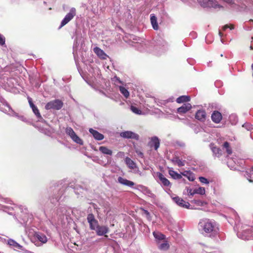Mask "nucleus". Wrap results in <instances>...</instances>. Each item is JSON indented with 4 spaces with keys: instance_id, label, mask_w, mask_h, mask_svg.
Instances as JSON below:
<instances>
[{
    "instance_id": "nucleus-2",
    "label": "nucleus",
    "mask_w": 253,
    "mask_h": 253,
    "mask_svg": "<svg viewBox=\"0 0 253 253\" xmlns=\"http://www.w3.org/2000/svg\"><path fill=\"white\" fill-rule=\"evenodd\" d=\"M2 210L8 213L9 214H15V211H20L22 214H21V218H22L23 222L27 224L29 220L30 222L31 221L32 215L28 212V210L27 208L20 206L14 207H10L6 205H1Z\"/></svg>"
},
{
    "instance_id": "nucleus-32",
    "label": "nucleus",
    "mask_w": 253,
    "mask_h": 253,
    "mask_svg": "<svg viewBox=\"0 0 253 253\" xmlns=\"http://www.w3.org/2000/svg\"><path fill=\"white\" fill-rule=\"evenodd\" d=\"M182 174L186 177L190 181H193L195 179L194 173L190 171H185L182 173Z\"/></svg>"
},
{
    "instance_id": "nucleus-48",
    "label": "nucleus",
    "mask_w": 253,
    "mask_h": 253,
    "mask_svg": "<svg viewBox=\"0 0 253 253\" xmlns=\"http://www.w3.org/2000/svg\"><path fill=\"white\" fill-rule=\"evenodd\" d=\"M5 37L2 35L0 34V45H3L4 44H5Z\"/></svg>"
},
{
    "instance_id": "nucleus-60",
    "label": "nucleus",
    "mask_w": 253,
    "mask_h": 253,
    "mask_svg": "<svg viewBox=\"0 0 253 253\" xmlns=\"http://www.w3.org/2000/svg\"><path fill=\"white\" fill-rule=\"evenodd\" d=\"M221 42H222V43L225 44V42H224V41L223 40V39H221Z\"/></svg>"
},
{
    "instance_id": "nucleus-37",
    "label": "nucleus",
    "mask_w": 253,
    "mask_h": 253,
    "mask_svg": "<svg viewBox=\"0 0 253 253\" xmlns=\"http://www.w3.org/2000/svg\"><path fill=\"white\" fill-rule=\"evenodd\" d=\"M153 234L155 239L158 240H163L165 238V236L158 232H153Z\"/></svg>"
},
{
    "instance_id": "nucleus-12",
    "label": "nucleus",
    "mask_w": 253,
    "mask_h": 253,
    "mask_svg": "<svg viewBox=\"0 0 253 253\" xmlns=\"http://www.w3.org/2000/svg\"><path fill=\"white\" fill-rule=\"evenodd\" d=\"M37 239L38 241L41 242L40 245L38 242H35V244L37 246H40L41 245L45 244L47 241L46 236L43 233L40 232H35L34 234L33 240Z\"/></svg>"
},
{
    "instance_id": "nucleus-31",
    "label": "nucleus",
    "mask_w": 253,
    "mask_h": 253,
    "mask_svg": "<svg viewBox=\"0 0 253 253\" xmlns=\"http://www.w3.org/2000/svg\"><path fill=\"white\" fill-rule=\"evenodd\" d=\"M171 162L175 165H177L178 167H183L185 165V161H182L179 159L178 157H175L171 159Z\"/></svg>"
},
{
    "instance_id": "nucleus-1",
    "label": "nucleus",
    "mask_w": 253,
    "mask_h": 253,
    "mask_svg": "<svg viewBox=\"0 0 253 253\" xmlns=\"http://www.w3.org/2000/svg\"><path fill=\"white\" fill-rule=\"evenodd\" d=\"M198 229L201 234L210 237H214L217 233L215 222L208 218L200 220L198 224Z\"/></svg>"
},
{
    "instance_id": "nucleus-34",
    "label": "nucleus",
    "mask_w": 253,
    "mask_h": 253,
    "mask_svg": "<svg viewBox=\"0 0 253 253\" xmlns=\"http://www.w3.org/2000/svg\"><path fill=\"white\" fill-rule=\"evenodd\" d=\"M190 100V97L189 96L182 95L179 96L176 99V102L178 103H181L184 102H187Z\"/></svg>"
},
{
    "instance_id": "nucleus-13",
    "label": "nucleus",
    "mask_w": 253,
    "mask_h": 253,
    "mask_svg": "<svg viewBox=\"0 0 253 253\" xmlns=\"http://www.w3.org/2000/svg\"><path fill=\"white\" fill-rule=\"evenodd\" d=\"M87 221L89 223L90 229L92 230H94L99 225L98 221L95 218L94 215L92 213L87 214Z\"/></svg>"
},
{
    "instance_id": "nucleus-46",
    "label": "nucleus",
    "mask_w": 253,
    "mask_h": 253,
    "mask_svg": "<svg viewBox=\"0 0 253 253\" xmlns=\"http://www.w3.org/2000/svg\"><path fill=\"white\" fill-rule=\"evenodd\" d=\"M199 178L200 181L202 183H204V184H209V181L208 180V179H207L206 178H205L204 177L201 176Z\"/></svg>"
},
{
    "instance_id": "nucleus-15",
    "label": "nucleus",
    "mask_w": 253,
    "mask_h": 253,
    "mask_svg": "<svg viewBox=\"0 0 253 253\" xmlns=\"http://www.w3.org/2000/svg\"><path fill=\"white\" fill-rule=\"evenodd\" d=\"M137 190L142 192L144 194L155 200L156 195L147 187L142 185H138L136 188Z\"/></svg>"
},
{
    "instance_id": "nucleus-23",
    "label": "nucleus",
    "mask_w": 253,
    "mask_h": 253,
    "mask_svg": "<svg viewBox=\"0 0 253 253\" xmlns=\"http://www.w3.org/2000/svg\"><path fill=\"white\" fill-rule=\"evenodd\" d=\"M206 113L204 110L197 111L195 115V118L201 122H204L206 119Z\"/></svg>"
},
{
    "instance_id": "nucleus-18",
    "label": "nucleus",
    "mask_w": 253,
    "mask_h": 253,
    "mask_svg": "<svg viewBox=\"0 0 253 253\" xmlns=\"http://www.w3.org/2000/svg\"><path fill=\"white\" fill-rule=\"evenodd\" d=\"M94 230L96 232V233L98 236H103L108 233L109 232V228L107 226H100L98 225L97 228Z\"/></svg>"
},
{
    "instance_id": "nucleus-11",
    "label": "nucleus",
    "mask_w": 253,
    "mask_h": 253,
    "mask_svg": "<svg viewBox=\"0 0 253 253\" xmlns=\"http://www.w3.org/2000/svg\"><path fill=\"white\" fill-rule=\"evenodd\" d=\"M198 3L203 7H219L220 5L215 0H198Z\"/></svg>"
},
{
    "instance_id": "nucleus-30",
    "label": "nucleus",
    "mask_w": 253,
    "mask_h": 253,
    "mask_svg": "<svg viewBox=\"0 0 253 253\" xmlns=\"http://www.w3.org/2000/svg\"><path fill=\"white\" fill-rule=\"evenodd\" d=\"M31 108H32L33 113L35 114L37 118L38 119L39 121H42L43 120V119L42 116L41 115L40 111L37 107L34 104V105L31 106Z\"/></svg>"
},
{
    "instance_id": "nucleus-45",
    "label": "nucleus",
    "mask_w": 253,
    "mask_h": 253,
    "mask_svg": "<svg viewBox=\"0 0 253 253\" xmlns=\"http://www.w3.org/2000/svg\"><path fill=\"white\" fill-rule=\"evenodd\" d=\"M191 202L199 206H203L205 204V202H204L200 200H194L192 201Z\"/></svg>"
},
{
    "instance_id": "nucleus-50",
    "label": "nucleus",
    "mask_w": 253,
    "mask_h": 253,
    "mask_svg": "<svg viewBox=\"0 0 253 253\" xmlns=\"http://www.w3.org/2000/svg\"><path fill=\"white\" fill-rule=\"evenodd\" d=\"M0 201H1V202H2V203L11 204V201L10 199H9L8 198H1L0 199Z\"/></svg>"
},
{
    "instance_id": "nucleus-51",
    "label": "nucleus",
    "mask_w": 253,
    "mask_h": 253,
    "mask_svg": "<svg viewBox=\"0 0 253 253\" xmlns=\"http://www.w3.org/2000/svg\"><path fill=\"white\" fill-rule=\"evenodd\" d=\"M187 193H188V195L193 196L194 194H195V193H194L195 189L192 190L191 188H187Z\"/></svg>"
},
{
    "instance_id": "nucleus-35",
    "label": "nucleus",
    "mask_w": 253,
    "mask_h": 253,
    "mask_svg": "<svg viewBox=\"0 0 253 253\" xmlns=\"http://www.w3.org/2000/svg\"><path fill=\"white\" fill-rule=\"evenodd\" d=\"M169 174L174 179H180L182 178V176L180 174L173 170H169Z\"/></svg>"
},
{
    "instance_id": "nucleus-17",
    "label": "nucleus",
    "mask_w": 253,
    "mask_h": 253,
    "mask_svg": "<svg viewBox=\"0 0 253 253\" xmlns=\"http://www.w3.org/2000/svg\"><path fill=\"white\" fill-rule=\"evenodd\" d=\"M120 136L124 138L133 139L136 140H138L139 139V135L131 131H125L122 132L120 133Z\"/></svg>"
},
{
    "instance_id": "nucleus-43",
    "label": "nucleus",
    "mask_w": 253,
    "mask_h": 253,
    "mask_svg": "<svg viewBox=\"0 0 253 253\" xmlns=\"http://www.w3.org/2000/svg\"><path fill=\"white\" fill-rule=\"evenodd\" d=\"M169 244L167 242H165L159 246V249L162 250H167L169 248Z\"/></svg>"
},
{
    "instance_id": "nucleus-21",
    "label": "nucleus",
    "mask_w": 253,
    "mask_h": 253,
    "mask_svg": "<svg viewBox=\"0 0 253 253\" xmlns=\"http://www.w3.org/2000/svg\"><path fill=\"white\" fill-rule=\"evenodd\" d=\"M149 146L150 147H154L155 150H157L160 147V140L158 137L157 136L151 137Z\"/></svg>"
},
{
    "instance_id": "nucleus-29",
    "label": "nucleus",
    "mask_w": 253,
    "mask_h": 253,
    "mask_svg": "<svg viewBox=\"0 0 253 253\" xmlns=\"http://www.w3.org/2000/svg\"><path fill=\"white\" fill-rule=\"evenodd\" d=\"M211 148L214 157H219L221 156V150L219 148L213 146V145H211Z\"/></svg>"
},
{
    "instance_id": "nucleus-62",
    "label": "nucleus",
    "mask_w": 253,
    "mask_h": 253,
    "mask_svg": "<svg viewBox=\"0 0 253 253\" xmlns=\"http://www.w3.org/2000/svg\"><path fill=\"white\" fill-rule=\"evenodd\" d=\"M105 212H106V214H107V215H108V213H109V211L105 210Z\"/></svg>"
},
{
    "instance_id": "nucleus-49",
    "label": "nucleus",
    "mask_w": 253,
    "mask_h": 253,
    "mask_svg": "<svg viewBox=\"0 0 253 253\" xmlns=\"http://www.w3.org/2000/svg\"><path fill=\"white\" fill-rule=\"evenodd\" d=\"M142 210L143 211V213L146 215L147 218L148 220H151V215H150V212L146 210H145L143 209H142Z\"/></svg>"
},
{
    "instance_id": "nucleus-28",
    "label": "nucleus",
    "mask_w": 253,
    "mask_h": 253,
    "mask_svg": "<svg viewBox=\"0 0 253 253\" xmlns=\"http://www.w3.org/2000/svg\"><path fill=\"white\" fill-rule=\"evenodd\" d=\"M150 21L153 28L155 30H157L159 28V26L157 22V18L154 14L150 15Z\"/></svg>"
},
{
    "instance_id": "nucleus-44",
    "label": "nucleus",
    "mask_w": 253,
    "mask_h": 253,
    "mask_svg": "<svg viewBox=\"0 0 253 253\" xmlns=\"http://www.w3.org/2000/svg\"><path fill=\"white\" fill-rule=\"evenodd\" d=\"M242 126L243 127H245L246 129H247L248 130H252L253 129V126L250 123H245L242 125Z\"/></svg>"
},
{
    "instance_id": "nucleus-59",
    "label": "nucleus",
    "mask_w": 253,
    "mask_h": 253,
    "mask_svg": "<svg viewBox=\"0 0 253 253\" xmlns=\"http://www.w3.org/2000/svg\"><path fill=\"white\" fill-rule=\"evenodd\" d=\"M219 35L221 38L223 36L222 33L220 31H219Z\"/></svg>"
},
{
    "instance_id": "nucleus-9",
    "label": "nucleus",
    "mask_w": 253,
    "mask_h": 253,
    "mask_svg": "<svg viewBox=\"0 0 253 253\" xmlns=\"http://www.w3.org/2000/svg\"><path fill=\"white\" fill-rule=\"evenodd\" d=\"M76 14V8L74 7L71 8L70 11L65 15V17L62 20L59 28H62L69 23L74 17Z\"/></svg>"
},
{
    "instance_id": "nucleus-27",
    "label": "nucleus",
    "mask_w": 253,
    "mask_h": 253,
    "mask_svg": "<svg viewBox=\"0 0 253 253\" xmlns=\"http://www.w3.org/2000/svg\"><path fill=\"white\" fill-rule=\"evenodd\" d=\"M157 175L162 184L165 186H169L170 185L169 181L167 179L162 173L158 172Z\"/></svg>"
},
{
    "instance_id": "nucleus-52",
    "label": "nucleus",
    "mask_w": 253,
    "mask_h": 253,
    "mask_svg": "<svg viewBox=\"0 0 253 253\" xmlns=\"http://www.w3.org/2000/svg\"><path fill=\"white\" fill-rule=\"evenodd\" d=\"M176 145L180 147H184L185 146V144L184 142L181 141H177L176 142Z\"/></svg>"
},
{
    "instance_id": "nucleus-38",
    "label": "nucleus",
    "mask_w": 253,
    "mask_h": 253,
    "mask_svg": "<svg viewBox=\"0 0 253 253\" xmlns=\"http://www.w3.org/2000/svg\"><path fill=\"white\" fill-rule=\"evenodd\" d=\"M229 121L232 125H235L238 122V117L236 115L232 114L229 116Z\"/></svg>"
},
{
    "instance_id": "nucleus-61",
    "label": "nucleus",
    "mask_w": 253,
    "mask_h": 253,
    "mask_svg": "<svg viewBox=\"0 0 253 253\" xmlns=\"http://www.w3.org/2000/svg\"><path fill=\"white\" fill-rule=\"evenodd\" d=\"M245 29H246V30H251V29H250V28L249 27H245Z\"/></svg>"
},
{
    "instance_id": "nucleus-55",
    "label": "nucleus",
    "mask_w": 253,
    "mask_h": 253,
    "mask_svg": "<svg viewBox=\"0 0 253 253\" xmlns=\"http://www.w3.org/2000/svg\"><path fill=\"white\" fill-rule=\"evenodd\" d=\"M234 212L235 216V224H236V227H237V226H238L237 222H238V220H237V218H238L239 217H238L236 212L234 211Z\"/></svg>"
},
{
    "instance_id": "nucleus-39",
    "label": "nucleus",
    "mask_w": 253,
    "mask_h": 253,
    "mask_svg": "<svg viewBox=\"0 0 253 253\" xmlns=\"http://www.w3.org/2000/svg\"><path fill=\"white\" fill-rule=\"evenodd\" d=\"M130 110L133 113L137 115H142L143 114L140 109L133 105L130 106Z\"/></svg>"
},
{
    "instance_id": "nucleus-58",
    "label": "nucleus",
    "mask_w": 253,
    "mask_h": 253,
    "mask_svg": "<svg viewBox=\"0 0 253 253\" xmlns=\"http://www.w3.org/2000/svg\"><path fill=\"white\" fill-rule=\"evenodd\" d=\"M130 39H132L133 40H136V38H134V36H133V35H130Z\"/></svg>"
},
{
    "instance_id": "nucleus-8",
    "label": "nucleus",
    "mask_w": 253,
    "mask_h": 253,
    "mask_svg": "<svg viewBox=\"0 0 253 253\" xmlns=\"http://www.w3.org/2000/svg\"><path fill=\"white\" fill-rule=\"evenodd\" d=\"M65 132L73 141L80 145L83 144V141L76 134L72 128L67 127L65 129Z\"/></svg>"
},
{
    "instance_id": "nucleus-57",
    "label": "nucleus",
    "mask_w": 253,
    "mask_h": 253,
    "mask_svg": "<svg viewBox=\"0 0 253 253\" xmlns=\"http://www.w3.org/2000/svg\"><path fill=\"white\" fill-rule=\"evenodd\" d=\"M138 155L140 156L141 157H142L143 156V153L141 152H139V153H138Z\"/></svg>"
},
{
    "instance_id": "nucleus-64",
    "label": "nucleus",
    "mask_w": 253,
    "mask_h": 253,
    "mask_svg": "<svg viewBox=\"0 0 253 253\" xmlns=\"http://www.w3.org/2000/svg\"><path fill=\"white\" fill-rule=\"evenodd\" d=\"M250 49L251 50H253V47L252 46H250Z\"/></svg>"
},
{
    "instance_id": "nucleus-33",
    "label": "nucleus",
    "mask_w": 253,
    "mask_h": 253,
    "mask_svg": "<svg viewBox=\"0 0 253 253\" xmlns=\"http://www.w3.org/2000/svg\"><path fill=\"white\" fill-rule=\"evenodd\" d=\"M99 150L103 154L111 156L112 155V151L108 149L105 146H100L99 148Z\"/></svg>"
},
{
    "instance_id": "nucleus-22",
    "label": "nucleus",
    "mask_w": 253,
    "mask_h": 253,
    "mask_svg": "<svg viewBox=\"0 0 253 253\" xmlns=\"http://www.w3.org/2000/svg\"><path fill=\"white\" fill-rule=\"evenodd\" d=\"M118 182L123 185H125L129 187H132L135 184L133 181L128 180L121 176H119L118 178Z\"/></svg>"
},
{
    "instance_id": "nucleus-54",
    "label": "nucleus",
    "mask_w": 253,
    "mask_h": 253,
    "mask_svg": "<svg viewBox=\"0 0 253 253\" xmlns=\"http://www.w3.org/2000/svg\"><path fill=\"white\" fill-rule=\"evenodd\" d=\"M28 102H29L30 107L34 105V104L33 103V102L32 101V99L31 97H28Z\"/></svg>"
},
{
    "instance_id": "nucleus-16",
    "label": "nucleus",
    "mask_w": 253,
    "mask_h": 253,
    "mask_svg": "<svg viewBox=\"0 0 253 253\" xmlns=\"http://www.w3.org/2000/svg\"><path fill=\"white\" fill-rule=\"evenodd\" d=\"M7 244L9 246L13 248L15 250H20L24 252L25 253H32V252L26 250L22 246L20 245L17 242L12 239L7 240Z\"/></svg>"
},
{
    "instance_id": "nucleus-14",
    "label": "nucleus",
    "mask_w": 253,
    "mask_h": 253,
    "mask_svg": "<svg viewBox=\"0 0 253 253\" xmlns=\"http://www.w3.org/2000/svg\"><path fill=\"white\" fill-rule=\"evenodd\" d=\"M171 198L173 201L179 207L187 209H191L190 208V204L188 202L184 201L182 199L179 197L178 196L172 197Z\"/></svg>"
},
{
    "instance_id": "nucleus-3",
    "label": "nucleus",
    "mask_w": 253,
    "mask_h": 253,
    "mask_svg": "<svg viewBox=\"0 0 253 253\" xmlns=\"http://www.w3.org/2000/svg\"><path fill=\"white\" fill-rule=\"evenodd\" d=\"M154 52L157 55L164 53L168 49L169 45L167 42L162 38L156 37L154 41Z\"/></svg>"
},
{
    "instance_id": "nucleus-4",
    "label": "nucleus",
    "mask_w": 253,
    "mask_h": 253,
    "mask_svg": "<svg viewBox=\"0 0 253 253\" xmlns=\"http://www.w3.org/2000/svg\"><path fill=\"white\" fill-rule=\"evenodd\" d=\"M237 235L239 238L245 240L253 239V231L252 228L248 227L243 231H238Z\"/></svg>"
},
{
    "instance_id": "nucleus-53",
    "label": "nucleus",
    "mask_w": 253,
    "mask_h": 253,
    "mask_svg": "<svg viewBox=\"0 0 253 253\" xmlns=\"http://www.w3.org/2000/svg\"><path fill=\"white\" fill-rule=\"evenodd\" d=\"M228 28H229L231 30H232V29H234V26H233V25L228 26V25H226L223 27V30H225L226 29H227Z\"/></svg>"
},
{
    "instance_id": "nucleus-26",
    "label": "nucleus",
    "mask_w": 253,
    "mask_h": 253,
    "mask_svg": "<svg viewBox=\"0 0 253 253\" xmlns=\"http://www.w3.org/2000/svg\"><path fill=\"white\" fill-rule=\"evenodd\" d=\"M95 53L101 59H106L108 57L107 55L104 52L103 50L99 47H95L93 49Z\"/></svg>"
},
{
    "instance_id": "nucleus-10",
    "label": "nucleus",
    "mask_w": 253,
    "mask_h": 253,
    "mask_svg": "<svg viewBox=\"0 0 253 253\" xmlns=\"http://www.w3.org/2000/svg\"><path fill=\"white\" fill-rule=\"evenodd\" d=\"M8 110L6 109H5L4 110H2L1 108H0V110L1 111L7 114L8 115L10 116L15 117L17 118H18L19 120L22 121V122H25V123H28V120L24 116L22 115H19L18 114L15 112L13 109L11 108L10 106L7 107Z\"/></svg>"
},
{
    "instance_id": "nucleus-6",
    "label": "nucleus",
    "mask_w": 253,
    "mask_h": 253,
    "mask_svg": "<svg viewBox=\"0 0 253 253\" xmlns=\"http://www.w3.org/2000/svg\"><path fill=\"white\" fill-rule=\"evenodd\" d=\"M63 106V103L59 99H55L48 102L45 106L46 110H60Z\"/></svg>"
},
{
    "instance_id": "nucleus-7",
    "label": "nucleus",
    "mask_w": 253,
    "mask_h": 253,
    "mask_svg": "<svg viewBox=\"0 0 253 253\" xmlns=\"http://www.w3.org/2000/svg\"><path fill=\"white\" fill-rule=\"evenodd\" d=\"M155 102L159 106L163 107L165 106L166 107V109H169L171 111H174V109L170 107V105H167V104L169 102H173L174 101V97H170L169 98L166 99V100H163V99H160L158 98H155L154 99Z\"/></svg>"
},
{
    "instance_id": "nucleus-63",
    "label": "nucleus",
    "mask_w": 253,
    "mask_h": 253,
    "mask_svg": "<svg viewBox=\"0 0 253 253\" xmlns=\"http://www.w3.org/2000/svg\"><path fill=\"white\" fill-rule=\"evenodd\" d=\"M164 111L167 114L169 113V112L167 110V109L165 110Z\"/></svg>"
},
{
    "instance_id": "nucleus-56",
    "label": "nucleus",
    "mask_w": 253,
    "mask_h": 253,
    "mask_svg": "<svg viewBox=\"0 0 253 253\" xmlns=\"http://www.w3.org/2000/svg\"><path fill=\"white\" fill-rule=\"evenodd\" d=\"M78 44V39H77V38L76 39V40H75V43H74V47L75 46H77V44Z\"/></svg>"
},
{
    "instance_id": "nucleus-20",
    "label": "nucleus",
    "mask_w": 253,
    "mask_h": 253,
    "mask_svg": "<svg viewBox=\"0 0 253 253\" xmlns=\"http://www.w3.org/2000/svg\"><path fill=\"white\" fill-rule=\"evenodd\" d=\"M192 108L190 103H184L180 107L177 109V112L179 114H183L186 113Z\"/></svg>"
},
{
    "instance_id": "nucleus-47",
    "label": "nucleus",
    "mask_w": 253,
    "mask_h": 253,
    "mask_svg": "<svg viewBox=\"0 0 253 253\" xmlns=\"http://www.w3.org/2000/svg\"><path fill=\"white\" fill-rule=\"evenodd\" d=\"M61 198V196H59V195L58 196H55V197H53L51 199V202L52 203H55L56 202H58L59 201Z\"/></svg>"
},
{
    "instance_id": "nucleus-24",
    "label": "nucleus",
    "mask_w": 253,
    "mask_h": 253,
    "mask_svg": "<svg viewBox=\"0 0 253 253\" xmlns=\"http://www.w3.org/2000/svg\"><path fill=\"white\" fill-rule=\"evenodd\" d=\"M89 132L92 135L94 139L97 140H102L104 139V135L99 133L97 130L93 129V128H89Z\"/></svg>"
},
{
    "instance_id": "nucleus-36",
    "label": "nucleus",
    "mask_w": 253,
    "mask_h": 253,
    "mask_svg": "<svg viewBox=\"0 0 253 253\" xmlns=\"http://www.w3.org/2000/svg\"><path fill=\"white\" fill-rule=\"evenodd\" d=\"M119 90L121 93L126 98H127L129 96V92L128 90L123 86H119Z\"/></svg>"
},
{
    "instance_id": "nucleus-5",
    "label": "nucleus",
    "mask_w": 253,
    "mask_h": 253,
    "mask_svg": "<svg viewBox=\"0 0 253 253\" xmlns=\"http://www.w3.org/2000/svg\"><path fill=\"white\" fill-rule=\"evenodd\" d=\"M237 235L239 238L245 240L253 239V231L252 228L248 227L243 231H238Z\"/></svg>"
},
{
    "instance_id": "nucleus-40",
    "label": "nucleus",
    "mask_w": 253,
    "mask_h": 253,
    "mask_svg": "<svg viewBox=\"0 0 253 253\" xmlns=\"http://www.w3.org/2000/svg\"><path fill=\"white\" fill-rule=\"evenodd\" d=\"M223 147L226 149V152L228 155H230L232 153L231 148L229 146V143L226 141L223 144Z\"/></svg>"
},
{
    "instance_id": "nucleus-19",
    "label": "nucleus",
    "mask_w": 253,
    "mask_h": 253,
    "mask_svg": "<svg viewBox=\"0 0 253 253\" xmlns=\"http://www.w3.org/2000/svg\"><path fill=\"white\" fill-rule=\"evenodd\" d=\"M125 163L127 166L131 169L137 170V171L135 172H139V170H138V168L136 164V163L132 161L130 158L128 157H126L125 159Z\"/></svg>"
},
{
    "instance_id": "nucleus-25",
    "label": "nucleus",
    "mask_w": 253,
    "mask_h": 253,
    "mask_svg": "<svg viewBox=\"0 0 253 253\" xmlns=\"http://www.w3.org/2000/svg\"><path fill=\"white\" fill-rule=\"evenodd\" d=\"M211 118L213 122L219 123L222 119V115L219 112L214 111L211 114Z\"/></svg>"
},
{
    "instance_id": "nucleus-42",
    "label": "nucleus",
    "mask_w": 253,
    "mask_h": 253,
    "mask_svg": "<svg viewBox=\"0 0 253 253\" xmlns=\"http://www.w3.org/2000/svg\"><path fill=\"white\" fill-rule=\"evenodd\" d=\"M112 81L114 83V84L116 85H118L119 84H123V82L121 81L120 78L117 76H115L113 78H112Z\"/></svg>"
},
{
    "instance_id": "nucleus-41",
    "label": "nucleus",
    "mask_w": 253,
    "mask_h": 253,
    "mask_svg": "<svg viewBox=\"0 0 253 253\" xmlns=\"http://www.w3.org/2000/svg\"><path fill=\"white\" fill-rule=\"evenodd\" d=\"M194 193L195 194L204 195L205 193V188L202 187H199L198 188L195 189Z\"/></svg>"
}]
</instances>
